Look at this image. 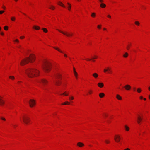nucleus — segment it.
Masks as SVG:
<instances>
[{"mask_svg": "<svg viewBox=\"0 0 150 150\" xmlns=\"http://www.w3.org/2000/svg\"><path fill=\"white\" fill-rule=\"evenodd\" d=\"M28 76L30 78L36 77L39 75V72L38 70L35 68H29L25 71Z\"/></svg>", "mask_w": 150, "mask_h": 150, "instance_id": "1", "label": "nucleus"}, {"mask_svg": "<svg viewBox=\"0 0 150 150\" xmlns=\"http://www.w3.org/2000/svg\"><path fill=\"white\" fill-rule=\"evenodd\" d=\"M35 60V57L33 55H31L30 57H27L22 60L20 63L21 65H23L27 64L30 61L33 62Z\"/></svg>", "mask_w": 150, "mask_h": 150, "instance_id": "2", "label": "nucleus"}, {"mask_svg": "<svg viewBox=\"0 0 150 150\" xmlns=\"http://www.w3.org/2000/svg\"><path fill=\"white\" fill-rule=\"evenodd\" d=\"M42 67L44 71L45 72L47 73L50 71L51 69V63L49 62L46 61L42 66Z\"/></svg>", "mask_w": 150, "mask_h": 150, "instance_id": "3", "label": "nucleus"}, {"mask_svg": "<svg viewBox=\"0 0 150 150\" xmlns=\"http://www.w3.org/2000/svg\"><path fill=\"white\" fill-rule=\"evenodd\" d=\"M57 30L58 31L67 37H71L73 36V34H72L69 33L67 32H64L58 29H57Z\"/></svg>", "mask_w": 150, "mask_h": 150, "instance_id": "4", "label": "nucleus"}, {"mask_svg": "<svg viewBox=\"0 0 150 150\" xmlns=\"http://www.w3.org/2000/svg\"><path fill=\"white\" fill-rule=\"evenodd\" d=\"M23 122L25 124H27L30 122V118L27 116L23 117Z\"/></svg>", "mask_w": 150, "mask_h": 150, "instance_id": "5", "label": "nucleus"}, {"mask_svg": "<svg viewBox=\"0 0 150 150\" xmlns=\"http://www.w3.org/2000/svg\"><path fill=\"white\" fill-rule=\"evenodd\" d=\"M29 103L30 104V106L31 107H33L36 104L35 100L32 99H30Z\"/></svg>", "mask_w": 150, "mask_h": 150, "instance_id": "6", "label": "nucleus"}, {"mask_svg": "<svg viewBox=\"0 0 150 150\" xmlns=\"http://www.w3.org/2000/svg\"><path fill=\"white\" fill-rule=\"evenodd\" d=\"M114 139L116 142H119L121 138L119 135H116L115 136Z\"/></svg>", "mask_w": 150, "mask_h": 150, "instance_id": "7", "label": "nucleus"}, {"mask_svg": "<svg viewBox=\"0 0 150 150\" xmlns=\"http://www.w3.org/2000/svg\"><path fill=\"white\" fill-rule=\"evenodd\" d=\"M40 83L42 84L44 86L45 85L48 83V81L45 79H43L41 80Z\"/></svg>", "mask_w": 150, "mask_h": 150, "instance_id": "8", "label": "nucleus"}, {"mask_svg": "<svg viewBox=\"0 0 150 150\" xmlns=\"http://www.w3.org/2000/svg\"><path fill=\"white\" fill-rule=\"evenodd\" d=\"M124 88L126 90H129L131 89V87L129 85L127 84L124 86Z\"/></svg>", "mask_w": 150, "mask_h": 150, "instance_id": "9", "label": "nucleus"}, {"mask_svg": "<svg viewBox=\"0 0 150 150\" xmlns=\"http://www.w3.org/2000/svg\"><path fill=\"white\" fill-rule=\"evenodd\" d=\"M110 69L111 68L110 67H108L104 69V72H108H108L110 71Z\"/></svg>", "mask_w": 150, "mask_h": 150, "instance_id": "10", "label": "nucleus"}, {"mask_svg": "<svg viewBox=\"0 0 150 150\" xmlns=\"http://www.w3.org/2000/svg\"><path fill=\"white\" fill-rule=\"evenodd\" d=\"M142 118H141L140 116H139V115H138V117L137 118V122L139 124L140 123V122H141V121L142 120Z\"/></svg>", "mask_w": 150, "mask_h": 150, "instance_id": "11", "label": "nucleus"}, {"mask_svg": "<svg viewBox=\"0 0 150 150\" xmlns=\"http://www.w3.org/2000/svg\"><path fill=\"white\" fill-rule=\"evenodd\" d=\"M55 77L58 79H60L61 78V75L60 74L57 73L55 75Z\"/></svg>", "mask_w": 150, "mask_h": 150, "instance_id": "12", "label": "nucleus"}, {"mask_svg": "<svg viewBox=\"0 0 150 150\" xmlns=\"http://www.w3.org/2000/svg\"><path fill=\"white\" fill-rule=\"evenodd\" d=\"M77 145L79 146L80 147H82L84 146L83 144L80 142L78 143Z\"/></svg>", "mask_w": 150, "mask_h": 150, "instance_id": "13", "label": "nucleus"}, {"mask_svg": "<svg viewBox=\"0 0 150 150\" xmlns=\"http://www.w3.org/2000/svg\"><path fill=\"white\" fill-rule=\"evenodd\" d=\"M98 85L99 87L102 88L104 84L103 83H99L98 84Z\"/></svg>", "mask_w": 150, "mask_h": 150, "instance_id": "14", "label": "nucleus"}, {"mask_svg": "<svg viewBox=\"0 0 150 150\" xmlns=\"http://www.w3.org/2000/svg\"><path fill=\"white\" fill-rule=\"evenodd\" d=\"M106 6V5L103 3H101L100 4V7L102 8H105Z\"/></svg>", "mask_w": 150, "mask_h": 150, "instance_id": "15", "label": "nucleus"}, {"mask_svg": "<svg viewBox=\"0 0 150 150\" xmlns=\"http://www.w3.org/2000/svg\"><path fill=\"white\" fill-rule=\"evenodd\" d=\"M55 83L57 86H59L61 84V82L59 81H55Z\"/></svg>", "mask_w": 150, "mask_h": 150, "instance_id": "16", "label": "nucleus"}, {"mask_svg": "<svg viewBox=\"0 0 150 150\" xmlns=\"http://www.w3.org/2000/svg\"><path fill=\"white\" fill-rule=\"evenodd\" d=\"M116 98L119 100H121L122 99V98L121 96H120L119 95L117 94L116 95Z\"/></svg>", "mask_w": 150, "mask_h": 150, "instance_id": "17", "label": "nucleus"}, {"mask_svg": "<svg viewBox=\"0 0 150 150\" xmlns=\"http://www.w3.org/2000/svg\"><path fill=\"white\" fill-rule=\"evenodd\" d=\"M93 76L95 78H97L98 76V74L96 73H94L93 74Z\"/></svg>", "mask_w": 150, "mask_h": 150, "instance_id": "18", "label": "nucleus"}, {"mask_svg": "<svg viewBox=\"0 0 150 150\" xmlns=\"http://www.w3.org/2000/svg\"><path fill=\"white\" fill-rule=\"evenodd\" d=\"M70 104V103L69 102H68L67 101H66L65 102L63 103L62 104V105H69Z\"/></svg>", "mask_w": 150, "mask_h": 150, "instance_id": "19", "label": "nucleus"}, {"mask_svg": "<svg viewBox=\"0 0 150 150\" xmlns=\"http://www.w3.org/2000/svg\"><path fill=\"white\" fill-rule=\"evenodd\" d=\"M53 48L55 49L56 50H57V51H59V52H61V53H63V52L59 48H57V47H53Z\"/></svg>", "mask_w": 150, "mask_h": 150, "instance_id": "20", "label": "nucleus"}, {"mask_svg": "<svg viewBox=\"0 0 150 150\" xmlns=\"http://www.w3.org/2000/svg\"><path fill=\"white\" fill-rule=\"evenodd\" d=\"M105 96V94L103 93H99V96L101 98H102L103 97Z\"/></svg>", "mask_w": 150, "mask_h": 150, "instance_id": "21", "label": "nucleus"}, {"mask_svg": "<svg viewBox=\"0 0 150 150\" xmlns=\"http://www.w3.org/2000/svg\"><path fill=\"white\" fill-rule=\"evenodd\" d=\"M69 93V92L67 93L66 91H65L64 92V93L61 94V95H64L66 96H67L68 95Z\"/></svg>", "mask_w": 150, "mask_h": 150, "instance_id": "22", "label": "nucleus"}, {"mask_svg": "<svg viewBox=\"0 0 150 150\" xmlns=\"http://www.w3.org/2000/svg\"><path fill=\"white\" fill-rule=\"evenodd\" d=\"M33 28L36 30H39L40 29V27L38 26H34L33 27Z\"/></svg>", "mask_w": 150, "mask_h": 150, "instance_id": "23", "label": "nucleus"}, {"mask_svg": "<svg viewBox=\"0 0 150 150\" xmlns=\"http://www.w3.org/2000/svg\"><path fill=\"white\" fill-rule=\"evenodd\" d=\"M58 4L63 7H65V6L61 2H59Z\"/></svg>", "mask_w": 150, "mask_h": 150, "instance_id": "24", "label": "nucleus"}, {"mask_svg": "<svg viewBox=\"0 0 150 150\" xmlns=\"http://www.w3.org/2000/svg\"><path fill=\"white\" fill-rule=\"evenodd\" d=\"M69 5V6L68 7V9L69 11H70L71 10V5L69 3H67Z\"/></svg>", "mask_w": 150, "mask_h": 150, "instance_id": "25", "label": "nucleus"}, {"mask_svg": "<svg viewBox=\"0 0 150 150\" xmlns=\"http://www.w3.org/2000/svg\"><path fill=\"white\" fill-rule=\"evenodd\" d=\"M42 30H43V32L45 33H47V29L45 28H42Z\"/></svg>", "mask_w": 150, "mask_h": 150, "instance_id": "26", "label": "nucleus"}, {"mask_svg": "<svg viewBox=\"0 0 150 150\" xmlns=\"http://www.w3.org/2000/svg\"><path fill=\"white\" fill-rule=\"evenodd\" d=\"M125 130L126 131H129V128L128 126H127L126 125H125Z\"/></svg>", "mask_w": 150, "mask_h": 150, "instance_id": "27", "label": "nucleus"}, {"mask_svg": "<svg viewBox=\"0 0 150 150\" xmlns=\"http://www.w3.org/2000/svg\"><path fill=\"white\" fill-rule=\"evenodd\" d=\"M128 55V54L126 52L123 55V56L125 57H127Z\"/></svg>", "mask_w": 150, "mask_h": 150, "instance_id": "28", "label": "nucleus"}, {"mask_svg": "<svg viewBox=\"0 0 150 150\" xmlns=\"http://www.w3.org/2000/svg\"><path fill=\"white\" fill-rule=\"evenodd\" d=\"M91 16L93 18L95 17L96 16V13H92Z\"/></svg>", "mask_w": 150, "mask_h": 150, "instance_id": "29", "label": "nucleus"}, {"mask_svg": "<svg viewBox=\"0 0 150 150\" xmlns=\"http://www.w3.org/2000/svg\"><path fill=\"white\" fill-rule=\"evenodd\" d=\"M8 26H5L4 27V29L6 30H7L8 29Z\"/></svg>", "mask_w": 150, "mask_h": 150, "instance_id": "30", "label": "nucleus"}, {"mask_svg": "<svg viewBox=\"0 0 150 150\" xmlns=\"http://www.w3.org/2000/svg\"><path fill=\"white\" fill-rule=\"evenodd\" d=\"M135 24L137 25H140L138 21L135 22Z\"/></svg>", "mask_w": 150, "mask_h": 150, "instance_id": "31", "label": "nucleus"}, {"mask_svg": "<svg viewBox=\"0 0 150 150\" xmlns=\"http://www.w3.org/2000/svg\"><path fill=\"white\" fill-rule=\"evenodd\" d=\"M74 74L76 78H77L78 74L76 72H74Z\"/></svg>", "mask_w": 150, "mask_h": 150, "instance_id": "32", "label": "nucleus"}, {"mask_svg": "<svg viewBox=\"0 0 150 150\" xmlns=\"http://www.w3.org/2000/svg\"><path fill=\"white\" fill-rule=\"evenodd\" d=\"M137 92L139 93H140L141 92V90L140 88H138L137 89Z\"/></svg>", "mask_w": 150, "mask_h": 150, "instance_id": "33", "label": "nucleus"}, {"mask_svg": "<svg viewBox=\"0 0 150 150\" xmlns=\"http://www.w3.org/2000/svg\"><path fill=\"white\" fill-rule=\"evenodd\" d=\"M50 8L52 10H54L55 9L54 7L52 5L51 6V7Z\"/></svg>", "mask_w": 150, "mask_h": 150, "instance_id": "34", "label": "nucleus"}, {"mask_svg": "<svg viewBox=\"0 0 150 150\" xmlns=\"http://www.w3.org/2000/svg\"><path fill=\"white\" fill-rule=\"evenodd\" d=\"M9 78L11 79L12 80H13L15 79L14 77V76H9Z\"/></svg>", "mask_w": 150, "mask_h": 150, "instance_id": "35", "label": "nucleus"}, {"mask_svg": "<svg viewBox=\"0 0 150 150\" xmlns=\"http://www.w3.org/2000/svg\"><path fill=\"white\" fill-rule=\"evenodd\" d=\"M11 19L12 21H14L15 19V18L14 17H13L11 18Z\"/></svg>", "mask_w": 150, "mask_h": 150, "instance_id": "36", "label": "nucleus"}, {"mask_svg": "<svg viewBox=\"0 0 150 150\" xmlns=\"http://www.w3.org/2000/svg\"><path fill=\"white\" fill-rule=\"evenodd\" d=\"M74 99V98L73 96H71V97H70L69 98V99L70 100H73Z\"/></svg>", "mask_w": 150, "mask_h": 150, "instance_id": "37", "label": "nucleus"}, {"mask_svg": "<svg viewBox=\"0 0 150 150\" xmlns=\"http://www.w3.org/2000/svg\"><path fill=\"white\" fill-rule=\"evenodd\" d=\"M101 25H98L97 26V28H98L100 29L101 28Z\"/></svg>", "mask_w": 150, "mask_h": 150, "instance_id": "38", "label": "nucleus"}, {"mask_svg": "<svg viewBox=\"0 0 150 150\" xmlns=\"http://www.w3.org/2000/svg\"><path fill=\"white\" fill-rule=\"evenodd\" d=\"M4 12V11H0V14H2Z\"/></svg>", "mask_w": 150, "mask_h": 150, "instance_id": "39", "label": "nucleus"}, {"mask_svg": "<svg viewBox=\"0 0 150 150\" xmlns=\"http://www.w3.org/2000/svg\"><path fill=\"white\" fill-rule=\"evenodd\" d=\"M1 119L2 120H4V121L6 120V119H5V118H3V117H1Z\"/></svg>", "mask_w": 150, "mask_h": 150, "instance_id": "40", "label": "nucleus"}, {"mask_svg": "<svg viewBox=\"0 0 150 150\" xmlns=\"http://www.w3.org/2000/svg\"><path fill=\"white\" fill-rule=\"evenodd\" d=\"M99 1L100 3V4L101 3H103L102 2H103V0H99Z\"/></svg>", "mask_w": 150, "mask_h": 150, "instance_id": "41", "label": "nucleus"}, {"mask_svg": "<svg viewBox=\"0 0 150 150\" xmlns=\"http://www.w3.org/2000/svg\"><path fill=\"white\" fill-rule=\"evenodd\" d=\"M14 41L18 42V40L17 39H16L15 40H14Z\"/></svg>", "mask_w": 150, "mask_h": 150, "instance_id": "42", "label": "nucleus"}, {"mask_svg": "<svg viewBox=\"0 0 150 150\" xmlns=\"http://www.w3.org/2000/svg\"><path fill=\"white\" fill-rule=\"evenodd\" d=\"M92 93V91L91 90L89 91V93L90 94H91Z\"/></svg>", "mask_w": 150, "mask_h": 150, "instance_id": "43", "label": "nucleus"}, {"mask_svg": "<svg viewBox=\"0 0 150 150\" xmlns=\"http://www.w3.org/2000/svg\"><path fill=\"white\" fill-rule=\"evenodd\" d=\"M107 17L108 18H111V16L109 15H108L107 16Z\"/></svg>", "mask_w": 150, "mask_h": 150, "instance_id": "44", "label": "nucleus"}, {"mask_svg": "<svg viewBox=\"0 0 150 150\" xmlns=\"http://www.w3.org/2000/svg\"><path fill=\"white\" fill-rule=\"evenodd\" d=\"M98 57L96 56H95L92 59H95L97 58Z\"/></svg>", "mask_w": 150, "mask_h": 150, "instance_id": "45", "label": "nucleus"}, {"mask_svg": "<svg viewBox=\"0 0 150 150\" xmlns=\"http://www.w3.org/2000/svg\"><path fill=\"white\" fill-rule=\"evenodd\" d=\"M105 142L106 143H109V141L108 140H106L105 141Z\"/></svg>", "mask_w": 150, "mask_h": 150, "instance_id": "46", "label": "nucleus"}, {"mask_svg": "<svg viewBox=\"0 0 150 150\" xmlns=\"http://www.w3.org/2000/svg\"><path fill=\"white\" fill-rule=\"evenodd\" d=\"M86 60H87V61H90V60H91V59H89V58H87Z\"/></svg>", "mask_w": 150, "mask_h": 150, "instance_id": "47", "label": "nucleus"}, {"mask_svg": "<svg viewBox=\"0 0 150 150\" xmlns=\"http://www.w3.org/2000/svg\"><path fill=\"white\" fill-rule=\"evenodd\" d=\"M0 34L2 35H4V33L3 32H1Z\"/></svg>", "mask_w": 150, "mask_h": 150, "instance_id": "48", "label": "nucleus"}, {"mask_svg": "<svg viewBox=\"0 0 150 150\" xmlns=\"http://www.w3.org/2000/svg\"><path fill=\"white\" fill-rule=\"evenodd\" d=\"M140 98L141 99H143V97L142 96H141L140 97Z\"/></svg>", "mask_w": 150, "mask_h": 150, "instance_id": "49", "label": "nucleus"}, {"mask_svg": "<svg viewBox=\"0 0 150 150\" xmlns=\"http://www.w3.org/2000/svg\"><path fill=\"white\" fill-rule=\"evenodd\" d=\"M129 46H127V50H129Z\"/></svg>", "mask_w": 150, "mask_h": 150, "instance_id": "50", "label": "nucleus"}, {"mask_svg": "<svg viewBox=\"0 0 150 150\" xmlns=\"http://www.w3.org/2000/svg\"><path fill=\"white\" fill-rule=\"evenodd\" d=\"M73 70H74V72H76V71H75V69L74 67L73 68Z\"/></svg>", "mask_w": 150, "mask_h": 150, "instance_id": "51", "label": "nucleus"}, {"mask_svg": "<svg viewBox=\"0 0 150 150\" xmlns=\"http://www.w3.org/2000/svg\"><path fill=\"white\" fill-rule=\"evenodd\" d=\"M112 71L110 69V71H109L108 72V73H111L112 72Z\"/></svg>", "mask_w": 150, "mask_h": 150, "instance_id": "52", "label": "nucleus"}, {"mask_svg": "<svg viewBox=\"0 0 150 150\" xmlns=\"http://www.w3.org/2000/svg\"><path fill=\"white\" fill-rule=\"evenodd\" d=\"M124 150H130V149L129 148H127L126 149H124Z\"/></svg>", "mask_w": 150, "mask_h": 150, "instance_id": "53", "label": "nucleus"}, {"mask_svg": "<svg viewBox=\"0 0 150 150\" xmlns=\"http://www.w3.org/2000/svg\"><path fill=\"white\" fill-rule=\"evenodd\" d=\"M103 30H106V28H103Z\"/></svg>", "mask_w": 150, "mask_h": 150, "instance_id": "54", "label": "nucleus"}, {"mask_svg": "<svg viewBox=\"0 0 150 150\" xmlns=\"http://www.w3.org/2000/svg\"><path fill=\"white\" fill-rule=\"evenodd\" d=\"M133 89L134 91H135L136 88L135 87L133 88Z\"/></svg>", "mask_w": 150, "mask_h": 150, "instance_id": "55", "label": "nucleus"}, {"mask_svg": "<svg viewBox=\"0 0 150 150\" xmlns=\"http://www.w3.org/2000/svg\"><path fill=\"white\" fill-rule=\"evenodd\" d=\"M3 8H4V9H5V6H3Z\"/></svg>", "mask_w": 150, "mask_h": 150, "instance_id": "56", "label": "nucleus"}, {"mask_svg": "<svg viewBox=\"0 0 150 150\" xmlns=\"http://www.w3.org/2000/svg\"><path fill=\"white\" fill-rule=\"evenodd\" d=\"M64 56L66 57H67V55L65 54H64Z\"/></svg>", "mask_w": 150, "mask_h": 150, "instance_id": "57", "label": "nucleus"}, {"mask_svg": "<svg viewBox=\"0 0 150 150\" xmlns=\"http://www.w3.org/2000/svg\"><path fill=\"white\" fill-rule=\"evenodd\" d=\"M148 89L149 91H150V86L148 88Z\"/></svg>", "mask_w": 150, "mask_h": 150, "instance_id": "58", "label": "nucleus"}, {"mask_svg": "<svg viewBox=\"0 0 150 150\" xmlns=\"http://www.w3.org/2000/svg\"><path fill=\"white\" fill-rule=\"evenodd\" d=\"M144 100H146V98H144Z\"/></svg>", "mask_w": 150, "mask_h": 150, "instance_id": "59", "label": "nucleus"}, {"mask_svg": "<svg viewBox=\"0 0 150 150\" xmlns=\"http://www.w3.org/2000/svg\"><path fill=\"white\" fill-rule=\"evenodd\" d=\"M20 38H24V36H21L20 37Z\"/></svg>", "mask_w": 150, "mask_h": 150, "instance_id": "60", "label": "nucleus"}, {"mask_svg": "<svg viewBox=\"0 0 150 150\" xmlns=\"http://www.w3.org/2000/svg\"><path fill=\"white\" fill-rule=\"evenodd\" d=\"M16 126V125H13V126H14V128H15V126Z\"/></svg>", "mask_w": 150, "mask_h": 150, "instance_id": "61", "label": "nucleus"}, {"mask_svg": "<svg viewBox=\"0 0 150 150\" xmlns=\"http://www.w3.org/2000/svg\"><path fill=\"white\" fill-rule=\"evenodd\" d=\"M23 14H24V15L26 16V14L24 13H23Z\"/></svg>", "mask_w": 150, "mask_h": 150, "instance_id": "62", "label": "nucleus"}, {"mask_svg": "<svg viewBox=\"0 0 150 150\" xmlns=\"http://www.w3.org/2000/svg\"><path fill=\"white\" fill-rule=\"evenodd\" d=\"M149 98L150 99V95L149 96Z\"/></svg>", "mask_w": 150, "mask_h": 150, "instance_id": "63", "label": "nucleus"}, {"mask_svg": "<svg viewBox=\"0 0 150 150\" xmlns=\"http://www.w3.org/2000/svg\"><path fill=\"white\" fill-rule=\"evenodd\" d=\"M15 1H17L18 0H15Z\"/></svg>", "mask_w": 150, "mask_h": 150, "instance_id": "64", "label": "nucleus"}]
</instances>
